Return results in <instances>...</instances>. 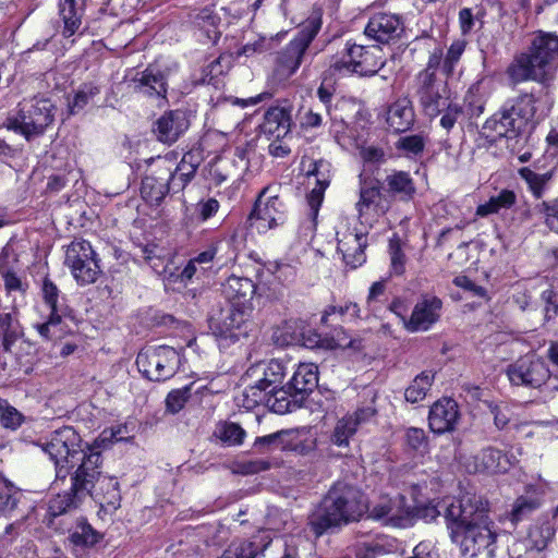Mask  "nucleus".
Masks as SVG:
<instances>
[{
  "instance_id": "1",
  "label": "nucleus",
  "mask_w": 558,
  "mask_h": 558,
  "mask_svg": "<svg viewBox=\"0 0 558 558\" xmlns=\"http://www.w3.org/2000/svg\"><path fill=\"white\" fill-rule=\"evenodd\" d=\"M557 69L558 35L538 31L531 38L527 50L514 58L507 73L514 83L531 80L549 87Z\"/></svg>"
},
{
  "instance_id": "2",
  "label": "nucleus",
  "mask_w": 558,
  "mask_h": 558,
  "mask_svg": "<svg viewBox=\"0 0 558 558\" xmlns=\"http://www.w3.org/2000/svg\"><path fill=\"white\" fill-rule=\"evenodd\" d=\"M363 495L345 483H336L319 506L308 517V527L315 537L327 530L357 521L365 512Z\"/></svg>"
},
{
  "instance_id": "3",
  "label": "nucleus",
  "mask_w": 558,
  "mask_h": 558,
  "mask_svg": "<svg viewBox=\"0 0 558 558\" xmlns=\"http://www.w3.org/2000/svg\"><path fill=\"white\" fill-rule=\"evenodd\" d=\"M39 446L53 461L58 480H65L71 470H76L92 454H101L94 445H83L80 434L72 426L52 432Z\"/></svg>"
},
{
  "instance_id": "4",
  "label": "nucleus",
  "mask_w": 558,
  "mask_h": 558,
  "mask_svg": "<svg viewBox=\"0 0 558 558\" xmlns=\"http://www.w3.org/2000/svg\"><path fill=\"white\" fill-rule=\"evenodd\" d=\"M102 456L92 454L77 468L81 483L86 486L85 498L92 497L104 511L113 512L121 504L120 484L102 473Z\"/></svg>"
},
{
  "instance_id": "5",
  "label": "nucleus",
  "mask_w": 558,
  "mask_h": 558,
  "mask_svg": "<svg viewBox=\"0 0 558 558\" xmlns=\"http://www.w3.org/2000/svg\"><path fill=\"white\" fill-rule=\"evenodd\" d=\"M532 93H524L507 101L504 107L485 122L484 129L490 130L499 137L514 138L524 132L533 121L536 107Z\"/></svg>"
},
{
  "instance_id": "6",
  "label": "nucleus",
  "mask_w": 558,
  "mask_h": 558,
  "mask_svg": "<svg viewBox=\"0 0 558 558\" xmlns=\"http://www.w3.org/2000/svg\"><path fill=\"white\" fill-rule=\"evenodd\" d=\"M56 106L46 98L22 101L15 113L5 120V128L31 141L41 136L54 121Z\"/></svg>"
},
{
  "instance_id": "7",
  "label": "nucleus",
  "mask_w": 558,
  "mask_h": 558,
  "mask_svg": "<svg viewBox=\"0 0 558 558\" xmlns=\"http://www.w3.org/2000/svg\"><path fill=\"white\" fill-rule=\"evenodd\" d=\"M493 522L488 518V511H483V517H475L464 527H454L450 534L451 541L459 545L463 555L471 557L484 554L486 558L495 557L496 533L492 529Z\"/></svg>"
},
{
  "instance_id": "8",
  "label": "nucleus",
  "mask_w": 558,
  "mask_h": 558,
  "mask_svg": "<svg viewBox=\"0 0 558 558\" xmlns=\"http://www.w3.org/2000/svg\"><path fill=\"white\" fill-rule=\"evenodd\" d=\"M384 65V52L379 46H363L348 41L341 56L331 62L330 70L339 74L373 76Z\"/></svg>"
},
{
  "instance_id": "9",
  "label": "nucleus",
  "mask_w": 558,
  "mask_h": 558,
  "mask_svg": "<svg viewBox=\"0 0 558 558\" xmlns=\"http://www.w3.org/2000/svg\"><path fill=\"white\" fill-rule=\"evenodd\" d=\"M274 192L272 186L264 187L259 192L254 208L248 216L251 226L259 233H266L282 226L287 220V206L279 195Z\"/></svg>"
},
{
  "instance_id": "10",
  "label": "nucleus",
  "mask_w": 558,
  "mask_h": 558,
  "mask_svg": "<svg viewBox=\"0 0 558 558\" xmlns=\"http://www.w3.org/2000/svg\"><path fill=\"white\" fill-rule=\"evenodd\" d=\"M64 264L81 286L94 283L101 272L94 248L83 239H75L68 245Z\"/></svg>"
},
{
  "instance_id": "11",
  "label": "nucleus",
  "mask_w": 558,
  "mask_h": 558,
  "mask_svg": "<svg viewBox=\"0 0 558 558\" xmlns=\"http://www.w3.org/2000/svg\"><path fill=\"white\" fill-rule=\"evenodd\" d=\"M323 12L313 10L308 17L300 25L296 36L288 44L279 56V63L289 74L294 73L301 65L303 56L322 27Z\"/></svg>"
},
{
  "instance_id": "12",
  "label": "nucleus",
  "mask_w": 558,
  "mask_h": 558,
  "mask_svg": "<svg viewBox=\"0 0 558 558\" xmlns=\"http://www.w3.org/2000/svg\"><path fill=\"white\" fill-rule=\"evenodd\" d=\"M442 515L446 520L450 534L454 527H464L468 523L478 517L483 511H489L488 501L475 494H464L461 498H445L440 500Z\"/></svg>"
},
{
  "instance_id": "13",
  "label": "nucleus",
  "mask_w": 558,
  "mask_h": 558,
  "mask_svg": "<svg viewBox=\"0 0 558 558\" xmlns=\"http://www.w3.org/2000/svg\"><path fill=\"white\" fill-rule=\"evenodd\" d=\"M369 518L386 526L408 527L415 521L414 506L401 494L384 497L371 508Z\"/></svg>"
},
{
  "instance_id": "14",
  "label": "nucleus",
  "mask_w": 558,
  "mask_h": 558,
  "mask_svg": "<svg viewBox=\"0 0 558 558\" xmlns=\"http://www.w3.org/2000/svg\"><path fill=\"white\" fill-rule=\"evenodd\" d=\"M506 374L514 386L539 388L550 379V372L543 359L526 354L508 365Z\"/></svg>"
},
{
  "instance_id": "15",
  "label": "nucleus",
  "mask_w": 558,
  "mask_h": 558,
  "mask_svg": "<svg viewBox=\"0 0 558 558\" xmlns=\"http://www.w3.org/2000/svg\"><path fill=\"white\" fill-rule=\"evenodd\" d=\"M415 95L424 112L436 117L442 112L450 100L446 80L415 78Z\"/></svg>"
},
{
  "instance_id": "16",
  "label": "nucleus",
  "mask_w": 558,
  "mask_h": 558,
  "mask_svg": "<svg viewBox=\"0 0 558 558\" xmlns=\"http://www.w3.org/2000/svg\"><path fill=\"white\" fill-rule=\"evenodd\" d=\"M360 197L355 209L360 219L367 215L384 216L390 209V201L376 179L360 175Z\"/></svg>"
},
{
  "instance_id": "17",
  "label": "nucleus",
  "mask_w": 558,
  "mask_h": 558,
  "mask_svg": "<svg viewBox=\"0 0 558 558\" xmlns=\"http://www.w3.org/2000/svg\"><path fill=\"white\" fill-rule=\"evenodd\" d=\"M170 347H159L146 352H140L136 357V365L140 372L150 380H166L174 375L172 367L167 360L172 353Z\"/></svg>"
},
{
  "instance_id": "18",
  "label": "nucleus",
  "mask_w": 558,
  "mask_h": 558,
  "mask_svg": "<svg viewBox=\"0 0 558 558\" xmlns=\"http://www.w3.org/2000/svg\"><path fill=\"white\" fill-rule=\"evenodd\" d=\"M317 335L311 333L307 323L301 318H290L277 326L272 332V340L277 345L313 347L317 343Z\"/></svg>"
},
{
  "instance_id": "19",
  "label": "nucleus",
  "mask_w": 558,
  "mask_h": 558,
  "mask_svg": "<svg viewBox=\"0 0 558 558\" xmlns=\"http://www.w3.org/2000/svg\"><path fill=\"white\" fill-rule=\"evenodd\" d=\"M337 236L338 251L342 254L344 263L353 269L363 265L366 260L364 250L368 245L367 232L354 228L344 232L338 231Z\"/></svg>"
},
{
  "instance_id": "20",
  "label": "nucleus",
  "mask_w": 558,
  "mask_h": 558,
  "mask_svg": "<svg viewBox=\"0 0 558 558\" xmlns=\"http://www.w3.org/2000/svg\"><path fill=\"white\" fill-rule=\"evenodd\" d=\"M459 417L458 403L451 398H442L430 407L428 425L433 433L445 434L456 428Z\"/></svg>"
},
{
  "instance_id": "21",
  "label": "nucleus",
  "mask_w": 558,
  "mask_h": 558,
  "mask_svg": "<svg viewBox=\"0 0 558 558\" xmlns=\"http://www.w3.org/2000/svg\"><path fill=\"white\" fill-rule=\"evenodd\" d=\"M441 301L436 296H425L417 302L412 311L409 320H404L408 331H426L440 317Z\"/></svg>"
},
{
  "instance_id": "22",
  "label": "nucleus",
  "mask_w": 558,
  "mask_h": 558,
  "mask_svg": "<svg viewBox=\"0 0 558 558\" xmlns=\"http://www.w3.org/2000/svg\"><path fill=\"white\" fill-rule=\"evenodd\" d=\"M403 32L401 17L391 13H377L373 15L366 27L365 35L380 44H388L397 39Z\"/></svg>"
},
{
  "instance_id": "23",
  "label": "nucleus",
  "mask_w": 558,
  "mask_h": 558,
  "mask_svg": "<svg viewBox=\"0 0 558 558\" xmlns=\"http://www.w3.org/2000/svg\"><path fill=\"white\" fill-rule=\"evenodd\" d=\"M470 473H505L510 461L500 450L488 447L470 457L464 463Z\"/></svg>"
},
{
  "instance_id": "24",
  "label": "nucleus",
  "mask_w": 558,
  "mask_h": 558,
  "mask_svg": "<svg viewBox=\"0 0 558 558\" xmlns=\"http://www.w3.org/2000/svg\"><path fill=\"white\" fill-rule=\"evenodd\" d=\"M81 475L77 469L71 476L70 492L57 495L49 501V513L58 517L80 507L85 499L86 486L81 483Z\"/></svg>"
},
{
  "instance_id": "25",
  "label": "nucleus",
  "mask_w": 558,
  "mask_h": 558,
  "mask_svg": "<svg viewBox=\"0 0 558 558\" xmlns=\"http://www.w3.org/2000/svg\"><path fill=\"white\" fill-rule=\"evenodd\" d=\"M252 313V308L232 305L231 303L219 314L210 317V327L214 332L220 336H227L233 329L240 328L245 324Z\"/></svg>"
},
{
  "instance_id": "26",
  "label": "nucleus",
  "mask_w": 558,
  "mask_h": 558,
  "mask_svg": "<svg viewBox=\"0 0 558 558\" xmlns=\"http://www.w3.org/2000/svg\"><path fill=\"white\" fill-rule=\"evenodd\" d=\"M291 124V109L284 102V105L270 107L265 112L262 130L265 134L279 140L284 138L290 133Z\"/></svg>"
},
{
  "instance_id": "27",
  "label": "nucleus",
  "mask_w": 558,
  "mask_h": 558,
  "mask_svg": "<svg viewBox=\"0 0 558 558\" xmlns=\"http://www.w3.org/2000/svg\"><path fill=\"white\" fill-rule=\"evenodd\" d=\"M255 283L245 277L230 276L223 284L222 293L232 305L252 308Z\"/></svg>"
},
{
  "instance_id": "28",
  "label": "nucleus",
  "mask_w": 558,
  "mask_h": 558,
  "mask_svg": "<svg viewBox=\"0 0 558 558\" xmlns=\"http://www.w3.org/2000/svg\"><path fill=\"white\" fill-rule=\"evenodd\" d=\"M184 204L183 218H182V233L189 240L192 236V231L202 221L207 220L214 216L219 209V202L215 198H209L206 202L198 204Z\"/></svg>"
},
{
  "instance_id": "29",
  "label": "nucleus",
  "mask_w": 558,
  "mask_h": 558,
  "mask_svg": "<svg viewBox=\"0 0 558 558\" xmlns=\"http://www.w3.org/2000/svg\"><path fill=\"white\" fill-rule=\"evenodd\" d=\"M383 189L387 192L388 198H396L401 202H410L416 194L415 183L407 171L393 170L384 180Z\"/></svg>"
},
{
  "instance_id": "30",
  "label": "nucleus",
  "mask_w": 558,
  "mask_h": 558,
  "mask_svg": "<svg viewBox=\"0 0 558 558\" xmlns=\"http://www.w3.org/2000/svg\"><path fill=\"white\" fill-rule=\"evenodd\" d=\"M23 328L17 316L13 312L0 310V349L4 352H13V348L22 340ZM5 369V362L0 361V371Z\"/></svg>"
},
{
  "instance_id": "31",
  "label": "nucleus",
  "mask_w": 558,
  "mask_h": 558,
  "mask_svg": "<svg viewBox=\"0 0 558 558\" xmlns=\"http://www.w3.org/2000/svg\"><path fill=\"white\" fill-rule=\"evenodd\" d=\"M134 92L144 96L165 98L167 93V83L163 74L151 68L137 73L132 80Z\"/></svg>"
},
{
  "instance_id": "32",
  "label": "nucleus",
  "mask_w": 558,
  "mask_h": 558,
  "mask_svg": "<svg viewBox=\"0 0 558 558\" xmlns=\"http://www.w3.org/2000/svg\"><path fill=\"white\" fill-rule=\"evenodd\" d=\"M318 385V368L312 363H303L298 366L291 380L289 389L293 390L294 397L300 400L311 393Z\"/></svg>"
},
{
  "instance_id": "33",
  "label": "nucleus",
  "mask_w": 558,
  "mask_h": 558,
  "mask_svg": "<svg viewBox=\"0 0 558 558\" xmlns=\"http://www.w3.org/2000/svg\"><path fill=\"white\" fill-rule=\"evenodd\" d=\"M331 165L326 160H317L313 165V169L308 171L311 175L316 178V186L307 195V203L312 213L316 216L324 199L325 190L330 183Z\"/></svg>"
},
{
  "instance_id": "34",
  "label": "nucleus",
  "mask_w": 558,
  "mask_h": 558,
  "mask_svg": "<svg viewBox=\"0 0 558 558\" xmlns=\"http://www.w3.org/2000/svg\"><path fill=\"white\" fill-rule=\"evenodd\" d=\"M415 120L412 102L402 97L392 102L387 111V123L395 132H405L411 129Z\"/></svg>"
},
{
  "instance_id": "35",
  "label": "nucleus",
  "mask_w": 558,
  "mask_h": 558,
  "mask_svg": "<svg viewBox=\"0 0 558 558\" xmlns=\"http://www.w3.org/2000/svg\"><path fill=\"white\" fill-rule=\"evenodd\" d=\"M193 23L199 32V37H205L207 43L216 44L221 32L219 25L221 22L220 16L211 8H203L194 12Z\"/></svg>"
},
{
  "instance_id": "36",
  "label": "nucleus",
  "mask_w": 558,
  "mask_h": 558,
  "mask_svg": "<svg viewBox=\"0 0 558 558\" xmlns=\"http://www.w3.org/2000/svg\"><path fill=\"white\" fill-rule=\"evenodd\" d=\"M87 0H63L60 2V15L63 21L62 35L73 36L82 24Z\"/></svg>"
},
{
  "instance_id": "37",
  "label": "nucleus",
  "mask_w": 558,
  "mask_h": 558,
  "mask_svg": "<svg viewBox=\"0 0 558 558\" xmlns=\"http://www.w3.org/2000/svg\"><path fill=\"white\" fill-rule=\"evenodd\" d=\"M268 399L266 400V404L275 412L279 414H283L287 412H291L296 403L301 402L300 397L295 398L293 390L284 387L270 388L268 390Z\"/></svg>"
},
{
  "instance_id": "38",
  "label": "nucleus",
  "mask_w": 558,
  "mask_h": 558,
  "mask_svg": "<svg viewBox=\"0 0 558 558\" xmlns=\"http://www.w3.org/2000/svg\"><path fill=\"white\" fill-rule=\"evenodd\" d=\"M517 202V195L512 190L504 189L489 199L477 206L476 216L486 217L488 215L498 214L502 209L511 208Z\"/></svg>"
},
{
  "instance_id": "39",
  "label": "nucleus",
  "mask_w": 558,
  "mask_h": 558,
  "mask_svg": "<svg viewBox=\"0 0 558 558\" xmlns=\"http://www.w3.org/2000/svg\"><path fill=\"white\" fill-rule=\"evenodd\" d=\"M296 432L292 429H282L266 436L257 437L254 447H277L282 450H298L299 445L295 442Z\"/></svg>"
},
{
  "instance_id": "40",
  "label": "nucleus",
  "mask_w": 558,
  "mask_h": 558,
  "mask_svg": "<svg viewBox=\"0 0 558 558\" xmlns=\"http://www.w3.org/2000/svg\"><path fill=\"white\" fill-rule=\"evenodd\" d=\"M101 534L85 519H81L71 532L69 539L75 547H93L101 539Z\"/></svg>"
},
{
  "instance_id": "41",
  "label": "nucleus",
  "mask_w": 558,
  "mask_h": 558,
  "mask_svg": "<svg viewBox=\"0 0 558 558\" xmlns=\"http://www.w3.org/2000/svg\"><path fill=\"white\" fill-rule=\"evenodd\" d=\"M434 374L422 372L417 375L404 391V398L408 402L416 403L425 399L432 388Z\"/></svg>"
},
{
  "instance_id": "42",
  "label": "nucleus",
  "mask_w": 558,
  "mask_h": 558,
  "mask_svg": "<svg viewBox=\"0 0 558 558\" xmlns=\"http://www.w3.org/2000/svg\"><path fill=\"white\" fill-rule=\"evenodd\" d=\"M132 438L133 435L131 434L129 426L126 424H119L105 428L95 439L94 448H108L116 442L130 441Z\"/></svg>"
},
{
  "instance_id": "43",
  "label": "nucleus",
  "mask_w": 558,
  "mask_h": 558,
  "mask_svg": "<svg viewBox=\"0 0 558 558\" xmlns=\"http://www.w3.org/2000/svg\"><path fill=\"white\" fill-rule=\"evenodd\" d=\"M169 191L168 182L165 183L154 177H145L141 185L142 197L151 205H159Z\"/></svg>"
},
{
  "instance_id": "44",
  "label": "nucleus",
  "mask_w": 558,
  "mask_h": 558,
  "mask_svg": "<svg viewBox=\"0 0 558 558\" xmlns=\"http://www.w3.org/2000/svg\"><path fill=\"white\" fill-rule=\"evenodd\" d=\"M257 368L263 369V376L258 379L260 386L270 388H277L282 384L284 377V366L278 360H271L268 363L258 364Z\"/></svg>"
},
{
  "instance_id": "45",
  "label": "nucleus",
  "mask_w": 558,
  "mask_h": 558,
  "mask_svg": "<svg viewBox=\"0 0 558 558\" xmlns=\"http://www.w3.org/2000/svg\"><path fill=\"white\" fill-rule=\"evenodd\" d=\"M541 506L539 499L535 496L518 497L510 511L509 518L513 524L527 519Z\"/></svg>"
},
{
  "instance_id": "46",
  "label": "nucleus",
  "mask_w": 558,
  "mask_h": 558,
  "mask_svg": "<svg viewBox=\"0 0 558 558\" xmlns=\"http://www.w3.org/2000/svg\"><path fill=\"white\" fill-rule=\"evenodd\" d=\"M520 177L526 182L530 191L536 198H541L544 194L545 186L551 179V172L537 173L530 167L519 169Z\"/></svg>"
},
{
  "instance_id": "47",
  "label": "nucleus",
  "mask_w": 558,
  "mask_h": 558,
  "mask_svg": "<svg viewBox=\"0 0 558 558\" xmlns=\"http://www.w3.org/2000/svg\"><path fill=\"white\" fill-rule=\"evenodd\" d=\"M363 395L365 397V402L359 407L355 412L349 414L356 423L357 427L369 422L377 414V410L375 408V401L377 399L376 391L373 388H366L364 389Z\"/></svg>"
},
{
  "instance_id": "48",
  "label": "nucleus",
  "mask_w": 558,
  "mask_h": 558,
  "mask_svg": "<svg viewBox=\"0 0 558 558\" xmlns=\"http://www.w3.org/2000/svg\"><path fill=\"white\" fill-rule=\"evenodd\" d=\"M22 497L21 490L7 481H0V514L10 515Z\"/></svg>"
},
{
  "instance_id": "49",
  "label": "nucleus",
  "mask_w": 558,
  "mask_h": 558,
  "mask_svg": "<svg viewBox=\"0 0 558 558\" xmlns=\"http://www.w3.org/2000/svg\"><path fill=\"white\" fill-rule=\"evenodd\" d=\"M444 49L440 46L435 47L429 51L425 68L416 74L415 78L426 76L427 80H441L437 76V72L440 71L444 75Z\"/></svg>"
},
{
  "instance_id": "50",
  "label": "nucleus",
  "mask_w": 558,
  "mask_h": 558,
  "mask_svg": "<svg viewBox=\"0 0 558 558\" xmlns=\"http://www.w3.org/2000/svg\"><path fill=\"white\" fill-rule=\"evenodd\" d=\"M357 428L356 423L350 415H345L336 423L330 440L339 447L348 446L349 439L356 433Z\"/></svg>"
},
{
  "instance_id": "51",
  "label": "nucleus",
  "mask_w": 558,
  "mask_h": 558,
  "mask_svg": "<svg viewBox=\"0 0 558 558\" xmlns=\"http://www.w3.org/2000/svg\"><path fill=\"white\" fill-rule=\"evenodd\" d=\"M43 299L50 310V314L63 315L66 307L60 302V290L49 279L45 278L41 287Z\"/></svg>"
},
{
  "instance_id": "52",
  "label": "nucleus",
  "mask_w": 558,
  "mask_h": 558,
  "mask_svg": "<svg viewBox=\"0 0 558 558\" xmlns=\"http://www.w3.org/2000/svg\"><path fill=\"white\" fill-rule=\"evenodd\" d=\"M100 89L98 86L87 83L83 84L75 93L73 100L69 101V111L71 114H76L83 110L95 96L99 95Z\"/></svg>"
},
{
  "instance_id": "53",
  "label": "nucleus",
  "mask_w": 558,
  "mask_h": 558,
  "mask_svg": "<svg viewBox=\"0 0 558 558\" xmlns=\"http://www.w3.org/2000/svg\"><path fill=\"white\" fill-rule=\"evenodd\" d=\"M259 546L250 541H238L229 545L218 558H256Z\"/></svg>"
},
{
  "instance_id": "54",
  "label": "nucleus",
  "mask_w": 558,
  "mask_h": 558,
  "mask_svg": "<svg viewBox=\"0 0 558 558\" xmlns=\"http://www.w3.org/2000/svg\"><path fill=\"white\" fill-rule=\"evenodd\" d=\"M555 530L549 523L533 527L529 533L531 548L537 551L544 550L554 538Z\"/></svg>"
},
{
  "instance_id": "55",
  "label": "nucleus",
  "mask_w": 558,
  "mask_h": 558,
  "mask_svg": "<svg viewBox=\"0 0 558 558\" xmlns=\"http://www.w3.org/2000/svg\"><path fill=\"white\" fill-rule=\"evenodd\" d=\"M466 47V41L463 39L454 40L446 54H444V75L449 77L453 74L457 64L459 63Z\"/></svg>"
},
{
  "instance_id": "56",
  "label": "nucleus",
  "mask_w": 558,
  "mask_h": 558,
  "mask_svg": "<svg viewBox=\"0 0 558 558\" xmlns=\"http://www.w3.org/2000/svg\"><path fill=\"white\" fill-rule=\"evenodd\" d=\"M15 268L16 267L5 268L0 271L4 282V289L8 294L19 292L24 295L28 289V282L17 275Z\"/></svg>"
},
{
  "instance_id": "57",
  "label": "nucleus",
  "mask_w": 558,
  "mask_h": 558,
  "mask_svg": "<svg viewBox=\"0 0 558 558\" xmlns=\"http://www.w3.org/2000/svg\"><path fill=\"white\" fill-rule=\"evenodd\" d=\"M389 255H390V272L395 276H401L405 271V254L401 248V243L398 238L389 241Z\"/></svg>"
},
{
  "instance_id": "58",
  "label": "nucleus",
  "mask_w": 558,
  "mask_h": 558,
  "mask_svg": "<svg viewBox=\"0 0 558 558\" xmlns=\"http://www.w3.org/2000/svg\"><path fill=\"white\" fill-rule=\"evenodd\" d=\"M23 422V415L7 400L0 399V424L9 429H16Z\"/></svg>"
},
{
  "instance_id": "59",
  "label": "nucleus",
  "mask_w": 558,
  "mask_h": 558,
  "mask_svg": "<svg viewBox=\"0 0 558 558\" xmlns=\"http://www.w3.org/2000/svg\"><path fill=\"white\" fill-rule=\"evenodd\" d=\"M464 101L471 117H480L485 110L486 99L478 86H472L468 90Z\"/></svg>"
},
{
  "instance_id": "60",
  "label": "nucleus",
  "mask_w": 558,
  "mask_h": 558,
  "mask_svg": "<svg viewBox=\"0 0 558 558\" xmlns=\"http://www.w3.org/2000/svg\"><path fill=\"white\" fill-rule=\"evenodd\" d=\"M174 124V111L169 110L156 122V129L154 132L157 135L158 141L170 144L173 141L172 129Z\"/></svg>"
},
{
  "instance_id": "61",
  "label": "nucleus",
  "mask_w": 558,
  "mask_h": 558,
  "mask_svg": "<svg viewBox=\"0 0 558 558\" xmlns=\"http://www.w3.org/2000/svg\"><path fill=\"white\" fill-rule=\"evenodd\" d=\"M217 435L228 445H240L243 441L245 432L240 425L235 423H228L218 429Z\"/></svg>"
},
{
  "instance_id": "62",
  "label": "nucleus",
  "mask_w": 558,
  "mask_h": 558,
  "mask_svg": "<svg viewBox=\"0 0 558 558\" xmlns=\"http://www.w3.org/2000/svg\"><path fill=\"white\" fill-rule=\"evenodd\" d=\"M199 165L198 157L193 153L183 155L179 165H177V172H180L181 180L186 184L193 177Z\"/></svg>"
},
{
  "instance_id": "63",
  "label": "nucleus",
  "mask_w": 558,
  "mask_h": 558,
  "mask_svg": "<svg viewBox=\"0 0 558 558\" xmlns=\"http://www.w3.org/2000/svg\"><path fill=\"white\" fill-rule=\"evenodd\" d=\"M425 141L422 135H408L400 137L396 147L407 154L417 155L423 151Z\"/></svg>"
},
{
  "instance_id": "64",
  "label": "nucleus",
  "mask_w": 558,
  "mask_h": 558,
  "mask_svg": "<svg viewBox=\"0 0 558 558\" xmlns=\"http://www.w3.org/2000/svg\"><path fill=\"white\" fill-rule=\"evenodd\" d=\"M536 208L545 215L547 226L558 233V199L553 203L543 202Z\"/></svg>"
}]
</instances>
